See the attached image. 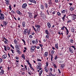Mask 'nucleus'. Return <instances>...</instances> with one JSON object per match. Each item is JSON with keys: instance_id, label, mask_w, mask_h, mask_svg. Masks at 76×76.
I'll list each match as a JSON object with an SVG mask.
<instances>
[{"instance_id": "37", "label": "nucleus", "mask_w": 76, "mask_h": 76, "mask_svg": "<svg viewBox=\"0 0 76 76\" xmlns=\"http://www.w3.org/2000/svg\"><path fill=\"white\" fill-rule=\"evenodd\" d=\"M21 40L23 42V43H24V45H26V44H25V43H26L25 41L24 40V39H22Z\"/></svg>"}, {"instance_id": "58", "label": "nucleus", "mask_w": 76, "mask_h": 76, "mask_svg": "<svg viewBox=\"0 0 76 76\" xmlns=\"http://www.w3.org/2000/svg\"><path fill=\"white\" fill-rule=\"evenodd\" d=\"M39 69V70H37V72H39L40 71V70H42V68H40Z\"/></svg>"}, {"instance_id": "39", "label": "nucleus", "mask_w": 76, "mask_h": 76, "mask_svg": "<svg viewBox=\"0 0 76 76\" xmlns=\"http://www.w3.org/2000/svg\"><path fill=\"white\" fill-rule=\"evenodd\" d=\"M51 54H54V51L53 50H52L51 52Z\"/></svg>"}, {"instance_id": "57", "label": "nucleus", "mask_w": 76, "mask_h": 76, "mask_svg": "<svg viewBox=\"0 0 76 76\" xmlns=\"http://www.w3.org/2000/svg\"><path fill=\"white\" fill-rule=\"evenodd\" d=\"M55 3H58V0H55Z\"/></svg>"}, {"instance_id": "24", "label": "nucleus", "mask_w": 76, "mask_h": 76, "mask_svg": "<svg viewBox=\"0 0 76 76\" xmlns=\"http://www.w3.org/2000/svg\"><path fill=\"white\" fill-rule=\"evenodd\" d=\"M39 30H40V28H37L36 29V31H37L38 32H39Z\"/></svg>"}, {"instance_id": "30", "label": "nucleus", "mask_w": 76, "mask_h": 76, "mask_svg": "<svg viewBox=\"0 0 76 76\" xmlns=\"http://www.w3.org/2000/svg\"><path fill=\"white\" fill-rule=\"evenodd\" d=\"M15 47L16 49H18V48H19V45H16L15 46Z\"/></svg>"}, {"instance_id": "33", "label": "nucleus", "mask_w": 76, "mask_h": 76, "mask_svg": "<svg viewBox=\"0 0 76 76\" xmlns=\"http://www.w3.org/2000/svg\"><path fill=\"white\" fill-rule=\"evenodd\" d=\"M27 34V32H26V31H24V32H23V34L24 35H26Z\"/></svg>"}, {"instance_id": "42", "label": "nucleus", "mask_w": 76, "mask_h": 76, "mask_svg": "<svg viewBox=\"0 0 76 76\" xmlns=\"http://www.w3.org/2000/svg\"><path fill=\"white\" fill-rule=\"evenodd\" d=\"M70 42L71 43H73V39H71L70 40Z\"/></svg>"}, {"instance_id": "62", "label": "nucleus", "mask_w": 76, "mask_h": 76, "mask_svg": "<svg viewBox=\"0 0 76 76\" xmlns=\"http://www.w3.org/2000/svg\"><path fill=\"white\" fill-rule=\"evenodd\" d=\"M30 30H29L28 31V34H30Z\"/></svg>"}, {"instance_id": "25", "label": "nucleus", "mask_w": 76, "mask_h": 76, "mask_svg": "<svg viewBox=\"0 0 76 76\" xmlns=\"http://www.w3.org/2000/svg\"><path fill=\"white\" fill-rule=\"evenodd\" d=\"M42 72H43V70H41L39 73V76H41V74H42Z\"/></svg>"}, {"instance_id": "3", "label": "nucleus", "mask_w": 76, "mask_h": 76, "mask_svg": "<svg viewBox=\"0 0 76 76\" xmlns=\"http://www.w3.org/2000/svg\"><path fill=\"white\" fill-rule=\"evenodd\" d=\"M31 3H33L34 4H37V1L35 0H28Z\"/></svg>"}, {"instance_id": "23", "label": "nucleus", "mask_w": 76, "mask_h": 76, "mask_svg": "<svg viewBox=\"0 0 76 76\" xmlns=\"http://www.w3.org/2000/svg\"><path fill=\"white\" fill-rule=\"evenodd\" d=\"M41 63L39 62L38 63V66H39V67H41V65H42Z\"/></svg>"}, {"instance_id": "41", "label": "nucleus", "mask_w": 76, "mask_h": 76, "mask_svg": "<svg viewBox=\"0 0 76 76\" xmlns=\"http://www.w3.org/2000/svg\"><path fill=\"white\" fill-rule=\"evenodd\" d=\"M66 34L67 35H69V30H68V29H67L66 30Z\"/></svg>"}, {"instance_id": "59", "label": "nucleus", "mask_w": 76, "mask_h": 76, "mask_svg": "<svg viewBox=\"0 0 76 76\" xmlns=\"http://www.w3.org/2000/svg\"><path fill=\"white\" fill-rule=\"evenodd\" d=\"M53 71V69L52 68H50V72H51Z\"/></svg>"}, {"instance_id": "54", "label": "nucleus", "mask_w": 76, "mask_h": 76, "mask_svg": "<svg viewBox=\"0 0 76 76\" xmlns=\"http://www.w3.org/2000/svg\"><path fill=\"white\" fill-rule=\"evenodd\" d=\"M3 61V59L2 58H0V63H1Z\"/></svg>"}, {"instance_id": "20", "label": "nucleus", "mask_w": 76, "mask_h": 76, "mask_svg": "<svg viewBox=\"0 0 76 76\" xmlns=\"http://www.w3.org/2000/svg\"><path fill=\"white\" fill-rule=\"evenodd\" d=\"M21 57L22 58H23L24 60H25V57L24 54H22Z\"/></svg>"}, {"instance_id": "6", "label": "nucleus", "mask_w": 76, "mask_h": 76, "mask_svg": "<svg viewBox=\"0 0 76 76\" xmlns=\"http://www.w3.org/2000/svg\"><path fill=\"white\" fill-rule=\"evenodd\" d=\"M47 24L48 27L49 28H51V24L50 23L48 22L47 23Z\"/></svg>"}, {"instance_id": "60", "label": "nucleus", "mask_w": 76, "mask_h": 76, "mask_svg": "<svg viewBox=\"0 0 76 76\" xmlns=\"http://www.w3.org/2000/svg\"><path fill=\"white\" fill-rule=\"evenodd\" d=\"M58 58V57H57V56H56L55 57V58H54V59L56 60L57 59V58Z\"/></svg>"}, {"instance_id": "52", "label": "nucleus", "mask_w": 76, "mask_h": 76, "mask_svg": "<svg viewBox=\"0 0 76 76\" xmlns=\"http://www.w3.org/2000/svg\"><path fill=\"white\" fill-rule=\"evenodd\" d=\"M71 22V20H69L68 21H67V23H70Z\"/></svg>"}, {"instance_id": "49", "label": "nucleus", "mask_w": 76, "mask_h": 76, "mask_svg": "<svg viewBox=\"0 0 76 76\" xmlns=\"http://www.w3.org/2000/svg\"><path fill=\"white\" fill-rule=\"evenodd\" d=\"M10 46H11V47H12V49H14V50H15V48H14L13 46V45H10Z\"/></svg>"}, {"instance_id": "55", "label": "nucleus", "mask_w": 76, "mask_h": 76, "mask_svg": "<svg viewBox=\"0 0 76 76\" xmlns=\"http://www.w3.org/2000/svg\"><path fill=\"white\" fill-rule=\"evenodd\" d=\"M32 43L34 44V43H35V40H32Z\"/></svg>"}, {"instance_id": "2", "label": "nucleus", "mask_w": 76, "mask_h": 76, "mask_svg": "<svg viewBox=\"0 0 76 76\" xmlns=\"http://www.w3.org/2000/svg\"><path fill=\"white\" fill-rule=\"evenodd\" d=\"M27 6V4L26 3H24L22 4V8L23 9H25Z\"/></svg>"}, {"instance_id": "51", "label": "nucleus", "mask_w": 76, "mask_h": 76, "mask_svg": "<svg viewBox=\"0 0 76 76\" xmlns=\"http://www.w3.org/2000/svg\"><path fill=\"white\" fill-rule=\"evenodd\" d=\"M4 50H5V51H7V49H6V47L5 46H4Z\"/></svg>"}, {"instance_id": "10", "label": "nucleus", "mask_w": 76, "mask_h": 76, "mask_svg": "<svg viewBox=\"0 0 76 76\" xmlns=\"http://www.w3.org/2000/svg\"><path fill=\"white\" fill-rule=\"evenodd\" d=\"M72 20H76V18L74 16H72Z\"/></svg>"}, {"instance_id": "13", "label": "nucleus", "mask_w": 76, "mask_h": 76, "mask_svg": "<svg viewBox=\"0 0 76 76\" xmlns=\"http://www.w3.org/2000/svg\"><path fill=\"white\" fill-rule=\"evenodd\" d=\"M40 7L41 9L42 10H44V6L43 5H40Z\"/></svg>"}, {"instance_id": "32", "label": "nucleus", "mask_w": 76, "mask_h": 76, "mask_svg": "<svg viewBox=\"0 0 76 76\" xmlns=\"http://www.w3.org/2000/svg\"><path fill=\"white\" fill-rule=\"evenodd\" d=\"M10 50L11 51L13 54H14V53H15V51H14V50H13L12 49H11Z\"/></svg>"}, {"instance_id": "22", "label": "nucleus", "mask_w": 76, "mask_h": 76, "mask_svg": "<svg viewBox=\"0 0 76 76\" xmlns=\"http://www.w3.org/2000/svg\"><path fill=\"white\" fill-rule=\"evenodd\" d=\"M45 33L47 35H48L49 34V32H48V31L47 30H46L45 31Z\"/></svg>"}, {"instance_id": "50", "label": "nucleus", "mask_w": 76, "mask_h": 76, "mask_svg": "<svg viewBox=\"0 0 76 76\" xmlns=\"http://www.w3.org/2000/svg\"><path fill=\"white\" fill-rule=\"evenodd\" d=\"M64 66V65L63 64H62L61 66V67H62V68H63Z\"/></svg>"}, {"instance_id": "56", "label": "nucleus", "mask_w": 76, "mask_h": 76, "mask_svg": "<svg viewBox=\"0 0 76 76\" xmlns=\"http://www.w3.org/2000/svg\"><path fill=\"white\" fill-rule=\"evenodd\" d=\"M55 13H56V11H53V12H52V15H54V14H55Z\"/></svg>"}, {"instance_id": "4", "label": "nucleus", "mask_w": 76, "mask_h": 76, "mask_svg": "<svg viewBox=\"0 0 76 76\" xmlns=\"http://www.w3.org/2000/svg\"><path fill=\"white\" fill-rule=\"evenodd\" d=\"M16 13L18 14H19L20 15V16L22 15V13L20 12L19 11V10H17Z\"/></svg>"}, {"instance_id": "7", "label": "nucleus", "mask_w": 76, "mask_h": 76, "mask_svg": "<svg viewBox=\"0 0 76 76\" xmlns=\"http://www.w3.org/2000/svg\"><path fill=\"white\" fill-rule=\"evenodd\" d=\"M31 50H32V51H35V47H34V46H31Z\"/></svg>"}, {"instance_id": "11", "label": "nucleus", "mask_w": 76, "mask_h": 76, "mask_svg": "<svg viewBox=\"0 0 76 76\" xmlns=\"http://www.w3.org/2000/svg\"><path fill=\"white\" fill-rule=\"evenodd\" d=\"M35 26L36 27V28H41V26L37 24H35Z\"/></svg>"}, {"instance_id": "46", "label": "nucleus", "mask_w": 76, "mask_h": 76, "mask_svg": "<svg viewBox=\"0 0 76 76\" xmlns=\"http://www.w3.org/2000/svg\"><path fill=\"white\" fill-rule=\"evenodd\" d=\"M38 61H41V60L40 59L38 58L37 60Z\"/></svg>"}, {"instance_id": "1", "label": "nucleus", "mask_w": 76, "mask_h": 76, "mask_svg": "<svg viewBox=\"0 0 76 76\" xmlns=\"http://www.w3.org/2000/svg\"><path fill=\"white\" fill-rule=\"evenodd\" d=\"M0 19L1 20H4V16L3 13H0Z\"/></svg>"}, {"instance_id": "5", "label": "nucleus", "mask_w": 76, "mask_h": 76, "mask_svg": "<svg viewBox=\"0 0 76 76\" xmlns=\"http://www.w3.org/2000/svg\"><path fill=\"white\" fill-rule=\"evenodd\" d=\"M28 14L29 15V18H32V17H31V16H33L32 14L31 13L28 12Z\"/></svg>"}, {"instance_id": "15", "label": "nucleus", "mask_w": 76, "mask_h": 76, "mask_svg": "<svg viewBox=\"0 0 76 76\" xmlns=\"http://www.w3.org/2000/svg\"><path fill=\"white\" fill-rule=\"evenodd\" d=\"M48 52H46L44 54V56L45 57H47V56H48Z\"/></svg>"}, {"instance_id": "36", "label": "nucleus", "mask_w": 76, "mask_h": 76, "mask_svg": "<svg viewBox=\"0 0 76 76\" xmlns=\"http://www.w3.org/2000/svg\"><path fill=\"white\" fill-rule=\"evenodd\" d=\"M37 69H41V67H39V66L37 65Z\"/></svg>"}, {"instance_id": "17", "label": "nucleus", "mask_w": 76, "mask_h": 76, "mask_svg": "<svg viewBox=\"0 0 76 76\" xmlns=\"http://www.w3.org/2000/svg\"><path fill=\"white\" fill-rule=\"evenodd\" d=\"M2 57L3 58H6V57H7V56L6 55H4L2 56Z\"/></svg>"}, {"instance_id": "48", "label": "nucleus", "mask_w": 76, "mask_h": 76, "mask_svg": "<svg viewBox=\"0 0 76 76\" xmlns=\"http://www.w3.org/2000/svg\"><path fill=\"white\" fill-rule=\"evenodd\" d=\"M48 3L49 4L50 6L51 4H52V2L51 1H49Z\"/></svg>"}, {"instance_id": "21", "label": "nucleus", "mask_w": 76, "mask_h": 76, "mask_svg": "<svg viewBox=\"0 0 76 76\" xmlns=\"http://www.w3.org/2000/svg\"><path fill=\"white\" fill-rule=\"evenodd\" d=\"M16 49V51H17L18 53H20V49L19 48H18L17 49Z\"/></svg>"}, {"instance_id": "61", "label": "nucleus", "mask_w": 76, "mask_h": 76, "mask_svg": "<svg viewBox=\"0 0 76 76\" xmlns=\"http://www.w3.org/2000/svg\"><path fill=\"white\" fill-rule=\"evenodd\" d=\"M30 69H31V70H33V71H34V69H33V68H32V67H30Z\"/></svg>"}, {"instance_id": "64", "label": "nucleus", "mask_w": 76, "mask_h": 76, "mask_svg": "<svg viewBox=\"0 0 76 76\" xmlns=\"http://www.w3.org/2000/svg\"><path fill=\"white\" fill-rule=\"evenodd\" d=\"M29 38H32V36L31 35L29 36Z\"/></svg>"}, {"instance_id": "19", "label": "nucleus", "mask_w": 76, "mask_h": 76, "mask_svg": "<svg viewBox=\"0 0 76 76\" xmlns=\"http://www.w3.org/2000/svg\"><path fill=\"white\" fill-rule=\"evenodd\" d=\"M75 8L73 7H71L70 8L69 10L70 11H71V12H72L73 10H74Z\"/></svg>"}, {"instance_id": "18", "label": "nucleus", "mask_w": 76, "mask_h": 76, "mask_svg": "<svg viewBox=\"0 0 76 76\" xmlns=\"http://www.w3.org/2000/svg\"><path fill=\"white\" fill-rule=\"evenodd\" d=\"M55 47L57 49H58V44H55Z\"/></svg>"}, {"instance_id": "43", "label": "nucleus", "mask_w": 76, "mask_h": 76, "mask_svg": "<svg viewBox=\"0 0 76 76\" xmlns=\"http://www.w3.org/2000/svg\"><path fill=\"white\" fill-rule=\"evenodd\" d=\"M49 76H53V74L52 73V72H50L49 73Z\"/></svg>"}, {"instance_id": "28", "label": "nucleus", "mask_w": 76, "mask_h": 76, "mask_svg": "<svg viewBox=\"0 0 76 76\" xmlns=\"http://www.w3.org/2000/svg\"><path fill=\"white\" fill-rule=\"evenodd\" d=\"M51 61H53V55H51Z\"/></svg>"}, {"instance_id": "31", "label": "nucleus", "mask_w": 76, "mask_h": 76, "mask_svg": "<svg viewBox=\"0 0 76 76\" xmlns=\"http://www.w3.org/2000/svg\"><path fill=\"white\" fill-rule=\"evenodd\" d=\"M45 14H42V15H41V16L43 18H44L45 17Z\"/></svg>"}, {"instance_id": "16", "label": "nucleus", "mask_w": 76, "mask_h": 76, "mask_svg": "<svg viewBox=\"0 0 76 76\" xmlns=\"http://www.w3.org/2000/svg\"><path fill=\"white\" fill-rule=\"evenodd\" d=\"M69 52L72 53V54H73V51H72V49L71 48H69Z\"/></svg>"}, {"instance_id": "29", "label": "nucleus", "mask_w": 76, "mask_h": 76, "mask_svg": "<svg viewBox=\"0 0 76 76\" xmlns=\"http://www.w3.org/2000/svg\"><path fill=\"white\" fill-rule=\"evenodd\" d=\"M45 7L46 8H48V5L46 3L45 4Z\"/></svg>"}, {"instance_id": "40", "label": "nucleus", "mask_w": 76, "mask_h": 76, "mask_svg": "<svg viewBox=\"0 0 76 76\" xmlns=\"http://www.w3.org/2000/svg\"><path fill=\"white\" fill-rule=\"evenodd\" d=\"M64 28H65V26H64L61 28V30H62V31H64Z\"/></svg>"}, {"instance_id": "34", "label": "nucleus", "mask_w": 76, "mask_h": 76, "mask_svg": "<svg viewBox=\"0 0 76 76\" xmlns=\"http://www.w3.org/2000/svg\"><path fill=\"white\" fill-rule=\"evenodd\" d=\"M45 70L47 73H48V70L47 69V68L45 69Z\"/></svg>"}, {"instance_id": "9", "label": "nucleus", "mask_w": 76, "mask_h": 76, "mask_svg": "<svg viewBox=\"0 0 76 76\" xmlns=\"http://www.w3.org/2000/svg\"><path fill=\"white\" fill-rule=\"evenodd\" d=\"M66 15H65L62 18V19L63 22H64V21H65V17H66Z\"/></svg>"}, {"instance_id": "35", "label": "nucleus", "mask_w": 76, "mask_h": 76, "mask_svg": "<svg viewBox=\"0 0 76 76\" xmlns=\"http://www.w3.org/2000/svg\"><path fill=\"white\" fill-rule=\"evenodd\" d=\"M57 14L58 16H60L61 15V14L59 12H57Z\"/></svg>"}, {"instance_id": "53", "label": "nucleus", "mask_w": 76, "mask_h": 76, "mask_svg": "<svg viewBox=\"0 0 76 76\" xmlns=\"http://www.w3.org/2000/svg\"><path fill=\"white\" fill-rule=\"evenodd\" d=\"M38 15H34V19H35V18H37V16Z\"/></svg>"}, {"instance_id": "12", "label": "nucleus", "mask_w": 76, "mask_h": 76, "mask_svg": "<svg viewBox=\"0 0 76 76\" xmlns=\"http://www.w3.org/2000/svg\"><path fill=\"white\" fill-rule=\"evenodd\" d=\"M5 1H6V4L7 5H9V0H5Z\"/></svg>"}, {"instance_id": "44", "label": "nucleus", "mask_w": 76, "mask_h": 76, "mask_svg": "<svg viewBox=\"0 0 76 76\" xmlns=\"http://www.w3.org/2000/svg\"><path fill=\"white\" fill-rule=\"evenodd\" d=\"M48 64H49L48 62H46V65L47 67H48Z\"/></svg>"}, {"instance_id": "63", "label": "nucleus", "mask_w": 76, "mask_h": 76, "mask_svg": "<svg viewBox=\"0 0 76 76\" xmlns=\"http://www.w3.org/2000/svg\"><path fill=\"white\" fill-rule=\"evenodd\" d=\"M1 73L2 74H3V73H4V71L3 70H1Z\"/></svg>"}, {"instance_id": "8", "label": "nucleus", "mask_w": 76, "mask_h": 76, "mask_svg": "<svg viewBox=\"0 0 76 76\" xmlns=\"http://www.w3.org/2000/svg\"><path fill=\"white\" fill-rule=\"evenodd\" d=\"M26 24V23H25V21H23L22 23V25L23 27H25V24Z\"/></svg>"}, {"instance_id": "27", "label": "nucleus", "mask_w": 76, "mask_h": 76, "mask_svg": "<svg viewBox=\"0 0 76 76\" xmlns=\"http://www.w3.org/2000/svg\"><path fill=\"white\" fill-rule=\"evenodd\" d=\"M61 13L64 14L66 12V11L65 10H63L62 11H61Z\"/></svg>"}, {"instance_id": "45", "label": "nucleus", "mask_w": 76, "mask_h": 76, "mask_svg": "<svg viewBox=\"0 0 76 76\" xmlns=\"http://www.w3.org/2000/svg\"><path fill=\"white\" fill-rule=\"evenodd\" d=\"M14 42L15 44H17V41H16V40L15 39L14 41Z\"/></svg>"}, {"instance_id": "26", "label": "nucleus", "mask_w": 76, "mask_h": 76, "mask_svg": "<svg viewBox=\"0 0 76 76\" xmlns=\"http://www.w3.org/2000/svg\"><path fill=\"white\" fill-rule=\"evenodd\" d=\"M3 23L4 25L5 26H6V25H7V23H6V22L4 21L3 22Z\"/></svg>"}, {"instance_id": "14", "label": "nucleus", "mask_w": 76, "mask_h": 76, "mask_svg": "<svg viewBox=\"0 0 76 76\" xmlns=\"http://www.w3.org/2000/svg\"><path fill=\"white\" fill-rule=\"evenodd\" d=\"M71 31L72 32H75V28L73 27H72L71 28Z\"/></svg>"}, {"instance_id": "47", "label": "nucleus", "mask_w": 76, "mask_h": 76, "mask_svg": "<svg viewBox=\"0 0 76 76\" xmlns=\"http://www.w3.org/2000/svg\"><path fill=\"white\" fill-rule=\"evenodd\" d=\"M71 47L74 48L75 50H76V48H75V47L74 46H71Z\"/></svg>"}, {"instance_id": "38", "label": "nucleus", "mask_w": 76, "mask_h": 76, "mask_svg": "<svg viewBox=\"0 0 76 76\" xmlns=\"http://www.w3.org/2000/svg\"><path fill=\"white\" fill-rule=\"evenodd\" d=\"M53 66L55 68H57V67L56 64H53Z\"/></svg>"}]
</instances>
